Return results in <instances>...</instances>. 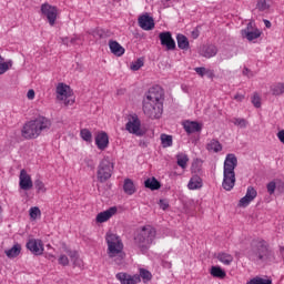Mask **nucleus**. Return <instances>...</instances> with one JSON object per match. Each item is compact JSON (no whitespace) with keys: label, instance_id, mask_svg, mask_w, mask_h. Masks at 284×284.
Segmentation results:
<instances>
[{"label":"nucleus","instance_id":"f3484780","mask_svg":"<svg viewBox=\"0 0 284 284\" xmlns=\"http://www.w3.org/2000/svg\"><path fill=\"white\" fill-rule=\"evenodd\" d=\"M116 212H118L116 206H111L106 211L100 212L97 215L95 221H97V223H105V222L110 221V219H112V216H114V214H116Z\"/></svg>","mask_w":284,"mask_h":284},{"label":"nucleus","instance_id":"bf43d9fd","mask_svg":"<svg viewBox=\"0 0 284 284\" xmlns=\"http://www.w3.org/2000/svg\"><path fill=\"white\" fill-rule=\"evenodd\" d=\"M264 23L267 28H272V22H270L268 20H264Z\"/></svg>","mask_w":284,"mask_h":284},{"label":"nucleus","instance_id":"5701e85b","mask_svg":"<svg viewBox=\"0 0 284 284\" xmlns=\"http://www.w3.org/2000/svg\"><path fill=\"white\" fill-rule=\"evenodd\" d=\"M124 194L132 196V194H136V185H134V181L132 179H125L123 184Z\"/></svg>","mask_w":284,"mask_h":284},{"label":"nucleus","instance_id":"de8ad7c7","mask_svg":"<svg viewBox=\"0 0 284 284\" xmlns=\"http://www.w3.org/2000/svg\"><path fill=\"white\" fill-rule=\"evenodd\" d=\"M59 265H63V267L70 265V260L67 257V255H60L58 260Z\"/></svg>","mask_w":284,"mask_h":284},{"label":"nucleus","instance_id":"79ce46f5","mask_svg":"<svg viewBox=\"0 0 284 284\" xmlns=\"http://www.w3.org/2000/svg\"><path fill=\"white\" fill-rule=\"evenodd\" d=\"M140 278H143L144 283H146V281H152V273H150V271L145 270V268H141L140 270Z\"/></svg>","mask_w":284,"mask_h":284},{"label":"nucleus","instance_id":"603ef678","mask_svg":"<svg viewBox=\"0 0 284 284\" xmlns=\"http://www.w3.org/2000/svg\"><path fill=\"white\" fill-rule=\"evenodd\" d=\"M160 207L161 210H166L170 207V204L165 200H160Z\"/></svg>","mask_w":284,"mask_h":284},{"label":"nucleus","instance_id":"6ab92c4d","mask_svg":"<svg viewBox=\"0 0 284 284\" xmlns=\"http://www.w3.org/2000/svg\"><path fill=\"white\" fill-rule=\"evenodd\" d=\"M65 253L68 254L69 258L73 263L74 267H79L80 270H83L84 263H83V260L79 257V252L67 250Z\"/></svg>","mask_w":284,"mask_h":284},{"label":"nucleus","instance_id":"c85d7f7f","mask_svg":"<svg viewBox=\"0 0 284 284\" xmlns=\"http://www.w3.org/2000/svg\"><path fill=\"white\" fill-rule=\"evenodd\" d=\"M144 186L152 191L161 190V182H159L156 178H149L148 180H145Z\"/></svg>","mask_w":284,"mask_h":284},{"label":"nucleus","instance_id":"f8f14e48","mask_svg":"<svg viewBox=\"0 0 284 284\" xmlns=\"http://www.w3.org/2000/svg\"><path fill=\"white\" fill-rule=\"evenodd\" d=\"M159 39L161 41V45L166 48V50H176V42L174 38H172V33L170 31L161 32L159 34Z\"/></svg>","mask_w":284,"mask_h":284},{"label":"nucleus","instance_id":"4c0bfd02","mask_svg":"<svg viewBox=\"0 0 284 284\" xmlns=\"http://www.w3.org/2000/svg\"><path fill=\"white\" fill-rule=\"evenodd\" d=\"M80 136L83 141H85L87 143H92V132H90V130L88 129H82L80 131Z\"/></svg>","mask_w":284,"mask_h":284},{"label":"nucleus","instance_id":"4468645a","mask_svg":"<svg viewBox=\"0 0 284 284\" xmlns=\"http://www.w3.org/2000/svg\"><path fill=\"white\" fill-rule=\"evenodd\" d=\"M27 248L30 250L36 256H41L43 254V241L31 239L27 242Z\"/></svg>","mask_w":284,"mask_h":284},{"label":"nucleus","instance_id":"ea45409f","mask_svg":"<svg viewBox=\"0 0 284 284\" xmlns=\"http://www.w3.org/2000/svg\"><path fill=\"white\" fill-rule=\"evenodd\" d=\"M34 187L39 194H45L48 192V189L45 187V184L41 180L34 181Z\"/></svg>","mask_w":284,"mask_h":284},{"label":"nucleus","instance_id":"052dcab7","mask_svg":"<svg viewBox=\"0 0 284 284\" xmlns=\"http://www.w3.org/2000/svg\"><path fill=\"white\" fill-rule=\"evenodd\" d=\"M3 61V58L0 55V63Z\"/></svg>","mask_w":284,"mask_h":284},{"label":"nucleus","instance_id":"bb28decb","mask_svg":"<svg viewBox=\"0 0 284 284\" xmlns=\"http://www.w3.org/2000/svg\"><path fill=\"white\" fill-rule=\"evenodd\" d=\"M176 41H178V48H180V50L190 49V40H187V37H185L184 34L179 33L176 36Z\"/></svg>","mask_w":284,"mask_h":284},{"label":"nucleus","instance_id":"7c9ffc66","mask_svg":"<svg viewBox=\"0 0 284 284\" xmlns=\"http://www.w3.org/2000/svg\"><path fill=\"white\" fill-rule=\"evenodd\" d=\"M178 165L182 168V170H185L187 168V161H190V158H187V154L185 153H179L176 155Z\"/></svg>","mask_w":284,"mask_h":284},{"label":"nucleus","instance_id":"49530a36","mask_svg":"<svg viewBox=\"0 0 284 284\" xmlns=\"http://www.w3.org/2000/svg\"><path fill=\"white\" fill-rule=\"evenodd\" d=\"M266 190H267L268 194H274V192H276V181H271L266 185Z\"/></svg>","mask_w":284,"mask_h":284},{"label":"nucleus","instance_id":"c756f323","mask_svg":"<svg viewBox=\"0 0 284 284\" xmlns=\"http://www.w3.org/2000/svg\"><path fill=\"white\" fill-rule=\"evenodd\" d=\"M271 92L273 97H281V94H284V82L273 84L271 87Z\"/></svg>","mask_w":284,"mask_h":284},{"label":"nucleus","instance_id":"1a4fd4ad","mask_svg":"<svg viewBox=\"0 0 284 284\" xmlns=\"http://www.w3.org/2000/svg\"><path fill=\"white\" fill-rule=\"evenodd\" d=\"M41 14L45 17L49 26H54L57 23V17H59V8L51 6L50 3H43L41 6Z\"/></svg>","mask_w":284,"mask_h":284},{"label":"nucleus","instance_id":"a18cd8bd","mask_svg":"<svg viewBox=\"0 0 284 284\" xmlns=\"http://www.w3.org/2000/svg\"><path fill=\"white\" fill-rule=\"evenodd\" d=\"M30 217L31 219H37V216H41V210L38 206H33L29 211Z\"/></svg>","mask_w":284,"mask_h":284},{"label":"nucleus","instance_id":"4d7b16f0","mask_svg":"<svg viewBox=\"0 0 284 284\" xmlns=\"http://www.w3.org/2000/svg\"><path fill=\"white\" fill-rule=\"evenodd\" d=\"M84 162L88 165V168H94V163L92 162V160L85 159Z\"/></svg>","mask_w":284,"mask_h":284},{"label":"nucleus","instance_id":"39448f33","mask_svg":"<svg viewBox=\"0 0 284 284\" xmlns=\"http://www.w3.org/2000/svg\"><path fill=\"white\" fill-rule=\"evenodd\" d=\"M154 239H156V229L145 225L134 237V243L141 252H148V250H150V245L154 243Z\"/></svg>","mask_w":284,"mask_h":284},{"label":"nucleus","instance_id":"f257e3e1","mask_svg":"<svg viewBox=\"0 0 284 284\" xmlns=\"http://www.w3.org/2000/svg\"><path fill=\"white\" fill-rule=\"evenodd\" d=\"M142 110L149 119H161L163 114V89L161 87L149 89L143 99Z\"/></svg>","mask_w":284,"mask_h":284},{"label":"nucleus","instance_id":"473e14b6","mask_svg":"<svg viewBox=\"0 0 284 284\" xmlns=\"http://www.w3.org/2000/svg\"><path fill=\"white\" fill-rule=\"evenodd\" d=\"M194 70L196 74H199V77H204L205 74L209 77V79H212L214 77V71L205 69L204 67H197Z\"/></svg>","mask_w":284,"mask_h":284},{"label":"nucleus","instance_id":"a878e982","mask_svg":"<svg viewBox=\"0 0 284 284\" xmlns=\"http://www.w3.org/2000/svg\"><path fill=\"white\" fill-rule=\"evenodd\" d=\"M252 23H248L247 28L243 31L247 41H254V39H258L261 37V31L258 29L250 30Z\"/></svg>","mask_w":284,"mask_h":284},{"label":"nucleus","instance_id":"2f4dec72","mask_svg":"<svg viewBox=\"0 0 284 284\" xmlns=\"http://www.w3.org/2000/svg\"><path fill=\"white\" fill-rule=\"evenodd\" d=\"M217 260L220 263H223V265H231L232 261H234V257L227 253H219Z\"/></svg>","mask_w":284,"mask_h":284},{"label":"nucleus","instance_id":"aec40b11","mask_svg":"<svg viewBox=\"0 0 284 284\" xmlns=\"http://www.w3.org/2000/svg\"><path fill=\"white\" fill-rule=\"evenodd\" d=\"M217 52H219V49L216 48V45L210 44V45L203 47V49L201 50V55L205 57V59H212V57H216Z\"/></svg>","mask_w":284,"mask_h":284},{"label":"nucleus","instance_id":"13d9d810","mask_svg":"<svg viewBox=\"0 0 284 284\" xmlns=\"http://www.w3.org/2000/svg\"><path fill=\"white\" fill-rule=\"evenodd\" d=\"M192 37L193 39H199V31H193Z\"/></svg>","mask_w":284,"mask_h":284},{"label":"nucleus","instance_id":"dca6fc26","mask_svg":"<svg viewBox=\"0 0 284 284\" xmlns=\"http://www.w3.org/2000/svg\"><path fill=\"white\" fill-rule=\"evenodd\" d=\"M138 23L142 30H154V18L148 13L140 16Z\"/></svg>","mask_w":284,"mask_h":284},{"label":"nucleus","instance_id":"6e6552de","mask_svg":"<svg viewBox=\"0 0 284 284\" xmlns=\"http://www.w3.org/2000/svg\"><path fill=\"white\" fill-rule=\"evenodd\" d=\"M55 93L58 101H63L64 105H74V97H72V89H70V85L59 83Z\"/></svg>","mask_w":284,"mask_h":284},{"label":"nucleus","instance_id":"864d4df0","mask_svg":"<svg viewBox=\"0 0 284 284\" xmlns=\"http://www.w3.org/2000/svg\"><path fill=\"white\" fill-rule=\"evenodd\" d=\"M243 74H244V77H248V79L251 77H254V73H252V71H250V69H247V68L243 69Z\"/></svg>","mask_w":284,"mask_h":284},{"label":"nucleus","instance_id":"72a5a7b5","mask_svg":"<svg viewBox=\"0 0 284 284\" xmlns=\"http://www.w3.org/2000/svg\"><path fill=\"white\" fill-rule=\"evenodd\" d=\"M211 275H213L214 278H225L226 273L220 266H212L211 267Z\"/></svg>","mask_w":284,"mask_h":284},{"label":"nucleus","instance_id":"a211bd4d","mask_svg":"<svg viewBox=\"0 0 284 284\" xmlns=\"http://www.w3.org/2000/svg\"><path fill=\"white\" fill-rule=\"evenodd\" d=\"M95 145L98 146V150H105L108 145H110V138L108 136V133H98L95 136Z\"/></svg>","mask_w":284,"mask_h":284},{"label":"nucleus","instance_id":"58836bf2","mask_svg":"<svg viewBox=\"0 0 284 284\" xmlns=\"http://www.w3.org/2000/svg\"><path fill=\"white\" fill-rule=\"evenodd\" d=\"M161 144L163 148H172V135L161 134Z\"/></svg>","mask_w":284,"mask_h":284},{"label":"nucleus","instance_id":"cd10ccee","mask_svg":"<svg viewBox=\"0 0 284 284\" xmlns=\"http://www.w3.org/2000/svg\"><path fill=\"white\" fill-rule=\"evenodd\" d=\"M8 258H17L21 254V244H14L11 248L4 251Z\"/></svg>","mask_w":284,"mask_h":284},{"label":"nucleus","instance_id":"4be33fe9","mask_svg":"<svg viewBox=\"0 0 284 284\" xmlns=\"http://www.w3.org/2000/svg\"><path fill=\"white\" fill-rule=\"evenodd\" d=\"M206 150L207 152H214L216 154L223 150V145L219 140L212 139L206 143Z\"/></svg>","mask_w":284,"mask_h":284},{"label":"nucleus","instance_id":"f03ea898","mask_svg":"<svg viewBox=\"0 0 284 284\" xmlns=\"http://www.w3.org/2000/svg\"><path fill=\"white\" fill-rule=\"evenodd\" d=\"M50 128H52V121L43 115H39L23 125L22 136L24 139H39L41 133L48 132Z\"/></svg>","mask_w":284,"mask_h":284},{"label":"nucleus","instance_id":"9d476101","mask_svg":"<svg viewBox=\"0 0 284 284\" xmlns=\"http://www.w3.org/2000/svg\"><path fill=\"white\" fill-rule=\"evenodd\" d=\"M125 130L130 134H135V136H143V131H141V120H139V115L134 114L131 116L129 122L125 124Z\"/></svg>","mask_w":284,"mask_h":284},{"label":"nucleus","instance_id":"e2e57ef3","mask_svg":"<svg viewBox=\"0 0 284 284\" xmlns=\"http://www.w3.org/2000/svg\"><path fill=\"white\" fill-rule=\"evenodd\" d=\"M281 252H282V254H283V252H284V247H281Z\"/></svg>","mask_w":284,"mask_h":284},{"label":"nucleus","instance_id":"8fccbe9b","mask_svg":"<svg viewBox=\"0 0 284 284\" xmlns=\"http://www.w3.org/2000/svg\"><path fill=\"white\" fill-rule=\"evenodd\" d=\"M276 190H278V192H284V182L281 180H276Z\"/></svg>","mask_w":284,"mask_h":284},{"label":"nucleus","instance_id":"a19ab883","mask_svg":"<svg viewBox=\"0 0 284 284\" xmlns=\"http://www.w3.org/2000/svg\"><path fill=\"white\" fill-rule=\"evenodd\" d=\"M12 60H8L7 62L0 63V75L6 74L10 68H12Z\"/></svg>","mask_w":284,"mask_h":284},{"label":"nucleus","instance_id":"0eeeda50","mask_svg":"<svg viewBox=\"0 0 284 284\" xmlns=\"http://www.w3.org/2000/svg\"><path fill=\"white\" fill-rule=\"evenodd\" d=\"M267 256V242L257 239L251 243V251L248 252V258L251 261H264Z\"/></svg>","mask_w":284,"mask_h":284},{"label":"nucleus","instance_id":"423d86ee","mask_svg":"<svg viewBox=\"0 0 284 284\" xmlns=\"http://www.w3.org/2000/svg\"><path fill=\"white\" fill-rule=\"evenodd\" d=\"M114 173V163L110 161L109 156H104L99 165L97 171V179L100 183H105L112 179V174Z\"/></svg>","mask_w":284,"mask_h":284},{"label":"nucleus","instance_id":"7ed1b4c3","mask_svg":"<svg viewBox=\"0 0 284 284\" xmlns=\"http://www.w3.org/2000/svg\"><path fill=\"white\" fill-rule=\"evenodd\" d=\"M236 165H239V159L234 153H229L224 161L223 182L222 187L226 192H232L234 185H236Z\"/></svg>","mask_w":284,"mask_h":284},{"label":"nucleus","instance_id":"2eb2a0df","mask_svg":"<svg viewBox=\"0 0 284 284\" xmlns=\"http://www.w3.org/2000/svg\"><path fill=\"white\" fill-rule=\"evenodd\" d=\"M20 182H19V185H20V189L21 190H24V191H28V190H32V178L30 176V174H28V172L22 169L20 171Z\"/></svg>","mask_w":284,"mask_h":284},{"label":"nucleus","instance_id":"37998d69","mask_svg":"<svg viewBox=\"0 0 284 284\" xmlns=\"http://www.w3.org/2000/svg\"><path fill=\"white\" fill-rule=\"evenodd\" d=\"M94 39L99 40V39H105V37H108V33H105V30L103 29H95L92 32Z\"/></svg>","mask_w":284,"mask_h":284},{"label":"nucleus","instance_id":"c03bdc74","mask_svg":"<svg viewBox=\"0 0 284 284\" xmlns=\"http://www.w3.org/2000/svg\"><path fill=\"white\" fill-rule=\"evenodd\" d=\"M141 68H143V61L141 59H138L136 61L132 62L130 67V69L133 70V72L141 70Z\"/></svg>","mask_w":284,"mask_h":284},{"label":"nucleus","instance_id":"ddd939ff","mask_svg":"<svg viewBox=\"0 0 284 284\" xmlns=\"http://www.w3.org/2000/svg\"><path fill=\"white\" fill-rule=\"evenodd\" d=\"M258 196V191L254 186H247L246 194L239 202V207H247L254 199Z\"/></svg>","mask_w":284,"mask_h":284},{"label":"nucleus","instance_id":"393cba45","mask_svg":"<svg viewBox=\"0 0 284 284\" xmlns=\"http://www.w3.org/2000/svg\"><path fill=\"white\" fill-rule=\"evenodd\" d=\"M189 190H201L203 187V180L199 175H193L187 184Z\"/></svg>","mask_w":284,"mask_h":284},{"label":"nucleus","instance_id":"e433bc0d","mask_svg":"<svg viewBox=\"0 0 284 284\" xmlns=\"http://www.w3.org/2000/svg\"><path fill=\"white\" fill-rule=\"evenodd\" d=\"M245 284H272V280L263 278L261 276H255L247 281Z\"/></svg>","mask_w":284,"mask_h":284},{"label":"nucleus","instance_id":"5fc2aeb1","mask_svg":"<svg viewBox=\"0 0 284 284\" xmlns=\"http://www.w3.org/2000/svg\"><path fill=\"white\" fill-rule=\"evenodd\" d=\"M27 98L29 99V101H32L34 99V90L30 89L27 93Z\"/></svg>","mask_w":284,"mask_h":284},{"label":"nucleus","instance_id":"412c9836","mask_svg":"<svg viewBox=\"0 0 284 284\" xmlns=\"http://www.w3.org/2000/svg\"><path fill=\"white\" fill-rule=\"evenodd\" d=\"M109 48L112 54H115V57H123V54H125V49L116 41H110Z\"/></svg>","mask_w":284,"mask_h":284},{"label":"nucleus","instance_id":"6e6d98bb","mask_svg":"<svg viewBox=\"0 0 284 284\" xmlns=\"http://www.w3.org/2000/svg\"><path fill=\"white\" fill-rule=\"evenodd\" d=\"M277 139H278V141H281V143H283V145H284V130H281V131L277 133Z\"/></svg>","mask_w":284,"mask_h":284},{"label":"nucleus","instance_id":"0e129e2a","mask_svg":"<svg viewBox=\"0 0 284 284\" xmlns=\"http://www.w3.org/2000/svg\"><path fill=\"white\" fill-rule=\"evenodd\" d=\"M71 43H74V39H71Z\"/></svg>","mask_w":284,"mask_h":284},{"label":"nucleus","instance_id":"09e8293b","mask_svg":"<svg viewBox=\"0 0 284 284\" xmlns=\"http://www.w3.org/2000/svg\"><path fill=\"white\" fill-rule=\"evenodd\" d=\"M252 103L254 108H261V95L258 93H255L252 98Z\"/></svg>","mask_w":284,"mask_h":284},{"label":"nucleus","instance_id":"b1692460","mask_svg":"<svg viewBox=\"0 0 284 284\" xmlns=\"http://www.w3.org/2000/svg\"><path fill=\"white\" fill-rule=\"evenodd\" d=\"M184 130L187 134H194V132H201L202 126L199 124V122L187 121L184 123Z\"/></svg>","mask_w":284,"mask_h":284},{"label":"nucleus","instance_id":"c9c22d12","mask_svg":"<svg viewBox=\"0 0 284 284\" xmlns=\"http://www.w3.org/2000/svg\"><path fill=\"white\" fill-rule=\"evenodd\" d=\"M231 123L235 124L237 128H241L242 130H245L247 125H250V122L243 118H233L231 120Z\"/></svg>","mask_w":284,"mask_h":284},{"label":"nucleus","instance_id":"680f3d73","mask_svg":"<svg viewBox=\"0 0 284 284\" xmlns=\"http://www.w3.org/2000/svg\"><path fill=\"white\" fill-rule=\"evenodd\" d=\"M49 258H54V255H49Z\"/></svg>","mask_w":284,"mask_h":284},{"label":"nucleus","instance_id":"3c124183","mask_svg":"<svg viewBox=\"0 0 284 284\" xmlns=\"http://www.w3.org/2000/svg\"><path fill=\"white\" fill-rule=\"evenodd\" d=\"M233 99H234L235 101H237V103H241V102H243V101L245 100V95L240 94V93H236V94L233 97Z\"/></svg>","mask_w":284,"mask_h":284},{"label":"nucleus","instance_id":"20e7f679","mask_svg":"<svg viewBox=\"0 0 284 284\" xmlns=\"http://www.w3.org/2000/svg\"><path fill=\"white\" fill-rule=\"evenodd\" d=\"M105 241L108 244L106 254L110 258H116V265H123V257L125 254L123 253V241L121 237L114 233H106Z\"/></svg>","mask_w":284,"mask_h":284},{"label":"nucleus","instance_id":"f704fd0d","mask_svg":"<svg viewBox=\"0 0 284 284\" xmlns=\"http://www.w3.org/2000/svg\"><path fill=\"white\" fill-rule=\"evenodd\" d=\"M272 6L271 0H258L256 8L260 10V12H265L266 10H270V7Z\"/></svg>","mask_w":284,"mask_h":284},{"label":"nucleus","instance_id":"9b49d317","mask_svg":"<svg viewBox=\"0 0 284 284\" xmlns=\"http://www.w3.org/2000/svg\"><path fill=\"white\" fill-rule=\"evenodd\" d=\"M116 281L121 284H139L141 283V276L139 274L130 275L125 272H120L115 274Z\"/></svg>","mask_w":284,"mask_h":284}]
</instances>
